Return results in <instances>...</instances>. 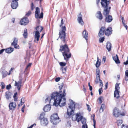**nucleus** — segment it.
<instances>
[{
  "label": "nucleus",
  "mask_w": 128,
  "mask_h": 128,
  "mask_svg": "<svg viewBox=\"0 0 128 128\" xmlns=\"http://www.w3.org/2000/svg\"><path fill=\"white\" fill-rule=\"evenodd\" d=\"M106 28L105 27H102L100 29V30L98 33L99 37L102 36L104 35V32H105Z\"/></svg>",
  "instance_id": "13"
},
{
  "label": "nucleus",
  "mask_w": 128,
  "mask_h": 128,
  "mask_svg": "<svg viewBox=\"0 0 128 128\" xmlns=\"http://www.w3.org/2000/svg\"><path fill=\"white\" fill-rule=\"evenodd\" d=\"M121 128H128V126L127 125L122 124V125Z\"/></svg>",
  "instance_id": "48"
},
{
  "label": "nucleus",
  "mask_w": 128,
  "mask_h": 128,
  "mask_svg": "<svg viewBox=\"0 0 128 128\" xmlns=\"http://www.w3.org/2000/svg\"><path fill=\"white\" fill-rule=\"evenodd\" d=\"M82 16L80 14L78 15L77 20L79 24L83 26L84 24V22L82 20Z\"/></svg>",
  "instance_id": "16"
},
{
  "label": "nucleus",
  "mask_w": 128,
  "mask_h": 128,
  "mask_svg": "<svg viewBox=\"0 0 128 128\" xmlns=\"http://www.w3.org/2000/svg\"><path fill=\"white\" fill-rule=\"evenodd\" d=\"M112 30L111 27H108L106 30H105V34L108 36H109L112 33Z\"/></svg>",
  "instance_id": "18"
},
{
  "label": "nucleus",
  "mask_w": 128,
  "mask_h": 128,
  "mask_svg": "<svg viewBox=\"0 0 128 128\" xmlns=\"http://www.w3.org/2000/svg\"><path fill=\"white\" fill-rule=\"evenodd\" d=\"M41 124L43 126H46L48 124V121L47 118L41 119L40 120Z\"/></svg>",
  "instance_id": "17"
},
{
  "label": "nucleus",
  "mask_w": 128,
  "mask_h": 128,
  "mask_svg": "<svg viewBox=\"0 0 128 128\" xmlns=\"http://www.w3.org/2000/svg\"><path fill=\"white\" fill-rule=\"evenodd\" d=\"M0 72L2 75V78H4L6 77L8 74V73L5 70V68L4 67L2 68H1Z\"/></svg>",
  "instance_id": "15"
},
{
  "label": "nucleus",
  "mask_w": 128,
  "mask_h": 128,
  "mask_svg": "<svg viewBox=\"0 0 128 128\" xmlns=\"http://www.w3.org/2000/svg\"><path fill=\"white\" fill-rule=\"evenodd\" d=\"M31 12L30 11H28L27 13L26 14V15L27 16H28L31 14Z\"/></svg>",
  "instance_id": "51"
},
{
  "label": "nucleus",
  "mask_w": 128,
  "mask_h": 128,
  "mask_svg": "<svg viewBox=\"0 0 128 128\" xmlns=\"http://www.w3.org/2000/svg\"><path fill=\"white\" fill-rule=\"evenodd\" d=\"M70 103L69 104L68 108L67 109V114L68 116L72 115V119L73 120L77 121L78 118L81 116L80 113H78L76 115L74 114V110L75 109V104L73 101L72 100H70Z\"/></svg>",
  "instance_id": "2"
},
{
  "label": "nucleus",
  "mask_w": 128,
  "mask_h": 128,
  "mask_svg": "<svg viewBox=\"0 0 128 128\" xmlns=\"http://www.w3.org/2000/svg\"><path fill=\"white\" fill-rule=\"evenodd\" d=\"M31 64L29 63L26 66V68L25 69V71H27L28 69V68H30L31 66Z\"/></svg>",
  "instance_id": "43"
},
{
  "label": "nucleus",
  "mask_w": 128,
  "mask_h": 128,
  "mask_svg": "<svg viewBox=\"0 0 128 128\" xmlns=\"http://www.w3.org/2000/svg\"><path fill=\"white\" fill-rule=\"evenodd\" d=\"M96 15L97 18L100 20H102L103 18V17L102 15L101 12L100 11L97 12Z\"/></svg>",
  "instance_id": "22"
},
{
  "label": "nucleus",
  "mask_w": 128,
  "mask_h": 128,
  "mask_svg": "<svg viewBox=\"0 0 128 128\" xmlns=\"http://www.w3.org/2000/svg\"><path fill=\"white\" fill-rule=\"evenodd\" d=\"M11 93L9 91H8L5 93V96L6 99L8 100L11 98Z\"/></svg>",
  "instance_id": "27"
},
{
  "label": "nucleus",
  "mask_w": 128,
  "mask_h": 128,
  "mask_svg": "<svg viewBox=\"0 0 128 128\" xmlns=\"http://www.w3.org/2000/svg\"><path fill=\"white\" fill-rule=\"evenodd\" d=\"M61 69L63 71V72L64 71H65L66 69V67L64 68L63 67H62L61 68Z\"/></svg>",
  "instance_id": "56"
},
{
  "label": "nucleus",
  "mask_w": 128,
  "mask_h": 128,
  "mask_svg": "<svg viewBox=\"0 0 128 128\" xmlns=\"http://www.w3.org/2000/svg\"><path fill=\"white\" fill-rule=\"evenodd\" d=\"M44 112L40 114V120L41 119H42L44 118Z\"/></svg>",
  "instance_id": "42"
},
{
  "label": "nucleus",
  "mask_w": 128,
  "mask_h": 128,
  "mask_svg": "<svg viewBox=\"0 0 128 128\" xmlns=\"http://www.w3.org/2000/svg\"><path fill=\"white\" fill-rule=\"evenodd\" d=\"M59 51L62 52L64 59L66 61H68L69 58L71 56V54L70 51V50L68 46L66 44L62 45L60 47Z\"/></svg>",
  "instance_id": "3"
},
{
  "label": "nucleus",
  "mask_w": 128,
  "mask_h": 128,
  "mask_svg": "<svg viewBox=\"0 0 128 128\" xmlns=\"http://www.w3.org/2000/svg\"><path fill=\"white\" fill-rule=\"evenodd\" d=\"M64 24V22L63 21V20L62 18L61 21V23L60 24V26L61 27L63 24Z\"/></svg>",
  "instance_id": "57"
},
{
  "label": "nucleus",
  "mask_w": 128,
  "mask_h": 128,
  "mask_svg": "<svg viewBox=\"0 0 128 128\" xmlns=\"http://www.w3.org/2000/svg\"><path fill=\"white\" fill-rule=\"evenodd\" d=\"M126 28V29L127 30L128 28V27L124 23L122 24Z\"/></svg>",
  "instance_id": "58"
},
{
  "label": "nucleus",
  "mask_w": 128,
  "mask_h": 128,
  "mask_svg": "<svg viewBox=\"0 0 128 128\" xmlns=\"http://www.w3.org/2000/svg\"><path fill=\"white\" fill-rule=\"evenodd\" d=\"M50 108L51 107L50 105L48 104L44 107L43 110L45 112H48L50 111Z\"/></svg>",
  "instance_id": "26"
},
{
  "label": "nucleus",
  "mask_w": 128,
  "mask_h": 128,
  "mask_svg": "<svg viewBox=\"0 0 128 128\" xmlns=\"http://www.w3.org/2000/svg\"><path fill=\"white\" fill-rule=\"evenodd\" d=\"M16 106V103L15 102H12L9 104V107L10 110H14L15 109Z\"/></svg>",
  "instance_id": "14"
},
{
  "label": "nucleus",
  "mask_w": 128,
  "mask_h": 128,
  "mask_svg": "<svg viewBox=\"0 0 128 128\" xmlns=\"http://www.w3.org/2000/svg\"><path fill=\"white\" fill-rule=\"evenodd\" d=\"M5 50V49H2L0 51V54H2L3 52Z\"/></svg>",
  "instance_id": "59"
},
{
  "label": "nucleus",
  "mask_w": 128,
  "mask_h": 128,
  "mask_svg": "<svg viewBox=\"0 0 128 128\" xmlns=\"http://www.w3.org/2000/svg\"><path fill=\"white\" fill-rule=\"evenodd\" d=\"M86 106L87 107V109L89 112L91 110V108L90 107L89 105L88 104H87Z\"/></svg>",
  "instance_id": "52"
},
{
  "label": "nucleus",
  "mask_w": 128,
  "mask_h": 128,
  "mask_svg": "<svg viewBox=\"0 0 128 128\" xmlns=\"http://www.w3.org/2000/svg\"><path fill=\"white\" fill-rule=\"evenodd\" d=\"M82 128H88V126L86 124H83L82 126Z\"/></svg>",
  "instance_id": "53"
},
{
  "label": "nucleus",
  "mask_w": 128,
  "mask_h": 128,
  "mask_svg": "<svg viewBox=\"0 0 128 128\" xmlns=\"http://www.w3.org/2000/svg\"><path fill=\"white\" fill-rule=\"evenodd\" d=\"M22 84V81L21 80H20L19 81L16 82H15L14 86L16 87L17 88L18 90H19L22 86L21 84Z\"/></svg>",
  "instance_id": "11"
},
{
  "label": "nucleus",
  "mask_w": 128,
  "mask_h": 128,
  "mask_svg": "<svg viewBox=\"0 0 128 128\" xmlns=\"http://www.w3.org/2000/svg\"><path fill=\"white\" fill-rule=\"evenodd\" d=\"M51 98H52L51 97V95L50 96H48L47 97L45 100V102L46 103H49L50 104L53 105V104H52V103L50 102V100Z\"/></svg>",
  "instance_id": "32"
},
{
  "label": "nucleus",
  "mask_w": 128,
  "mask_h": 128,
  "mask_svg": "<svg viewBox=\"0 0 128 128\" xmlns=\"http://www.w3.org/2000/svg\"><path fill=\"white\" fill-rule=\"evenodd\" d=\"M29 22L28 18L26 17L23 18L20 20V24L21 25H26Z\"/></svg>",
  "instance_id": "8"
},
{
  "label": "nucleus",
  "mask_w": 128,
  "mask_h": 128,
  "mask_svg": "<svg viewBox=\"0 0 128 128\" xmlns=\"http://www.w3.org/2000/svg\"><path fill=\"white\" fill-rule=\"evenodd\" d=\"M124 64L125 65H126L128 64V61L127 60L126 62H124Z\"/></svg>",
  "instance_id": "63"
},
{
  "label": "nucleus",
  "mask_w": 128,
  "mask_h": 128,
  "mask_svg": "<svg viewBox=\"0 0 128 128\" xmlns=\"http://www.w3.org/2000/svg\"><path fill=\"white\" fill-rule=\"evenodd\" d=\"M95 115L94 114H93L91 116V118L92 120H93L94 122V125L93 126L94 127V128H96V122L94 119Z\"/></svg>",
  "instance_id": "35"
},
{
  "label": "nucleus",
  "mask_w": 128,
  "mask_h": 128,
  "mask_svg": "<svg viewBox=\"0 0 128 128\" xmlns=\"http://www.w3.org/2000/svg\"><path fill=\"white\" fill-rule=\"evenodd\" d=\"M112 58L116 64H119L120 63V60H119L117 54H116L115 56H113Z\"/></svg>",
  "instance_id": "24"
},
{
  "label": "nucleus",
  "mask_w": 128,
  "mask_h": 128,
  "mask_svg": "<svg viewBox=\"0 0 128 128\" xmlns=\"http://www.w3.org/2000/svg\"><path fill=\"white\" fill-rule=\"evenodd\" d=\"M125 80H128V70H126L125 72Z\"/></svg>",
  "instance_id": "41"
},
{
  "label": "nucleus",
  "mask_w": 128,
  "mask_h": 128,
  "mask_svg": "<svg viewBox=\"0 0 128 128\" xmlns=\"http://www.w3.org/2000/svg\"><path fill=\"white\" fill-rule=\"evenodd\" d=\"M112 20V16L110 15H108L105 18V21L108 22H111Z\"/></svg>",
  "instance_id": "23"
},
{
  "label": "nucleus",
  "mask_w": 128,
  "mask_h": 128,
  "mask_svg": "<svg viewBox=\"0 0 128 128\" xmlns=\"http://www.w3.org/2000/svg\"><path fill=\"white\" fill-rule=\"evenodd\" d=\"M18 39L16 38H14L13 42L12 44V45L14 46V47L16 49H19L20 47L17 44Z\"/></svg>",
  "instance_id": "10"
},
{
  "label": "nucleus",
  "mask_w": 128,
  "mask_h": 128,
  "mask_svg": "<svg viewBox=\"0 0 128 128\" xmlns=\"http://www.w3.org/2000/svg\"><path fill=\"white\" fill-rule=\"evenodd\" d=\"M1 86L2 89H4L5 88V85L3 82H2L1 83Z\"/></svg>",
  "instance_id": "47"
},
{
  "label": "nucleus",
  "mask_w": 128,
  "mask_h": 128,
  "mask_svg": "<svg viewBox=\"0 0 128 128\" xmlns=\"http://www.w3.org/2000/svg\"><path fill=\"white\" fill-rule=\"evenodd\" d=\"M123 122V121L122 119L117 120L116 122L117 125L118 126L120 125Z\"/></svg>",
  "instance_id": "34"
},
{
  "label": "nucleus",
  "mask_w": 128,
  "mask_h": 128,
  "mask_svg": "<svg viewBox=\"0 0 128 128\" xmlns=\"http://www.w3.org/2000/svg\"><path fill=\"white\" fill-rule=\"evenodd\" d=\"M24 33L23 34V35L24 38H27L28 35L27 30L25 29L24 30Z\"/></svg>",
  "instance_id": "37"
},
{
  "label": "nucleus",
  "mask_w": 128,
  "mask_h": 128,
  "mask_svg": "<svg viewBox=\"0 0 128 128\" xmlns=\"http://www.w3.org/2000/svg\"><path fill=\"white\" fill-rule=\"evenodd\" d=\"M14 50V48H10L5 49L6 52L8 53H10Z\"/></svg>",
  "instance_id": "29"
},
{
  "label": "nucleus",
  "mask_w": 128,
  "mask_h": 128,
  "mask_svg": "<svg viewBox=\"0 0 128 128\" xmlns=\"http://www.w3.org/2000/svg\"><path fill=\"white\" fill-rule=\"evenodd\" d=\"M64 97V96L63 97L61 100H60L61 101L59 105L60 107L64 106L66 104V99Z\"/></svg>",
  "instance_id": "21"
},
{
  "label": "nucleus",
  "mask_w": 128,
  "mask_h": 128,
  "mask_svg": "<svg viewBox=\"0 0 128 128\" xmlns=\"http://www.w3.org/2000/svg\"><path fill=\"white\" fill-rule=\"evenodd\" d=\"M62 30L59 32V38L64 42H65L66 40V35L65 32L66 30L65 26H63L62 28Z\"/></svg>",
  "instance_id": "5"
},
{
  "label": "nucleus",
  "mask_w": 128,
  "mask_h": 128,
  "mask_svg": "<svg viewBox=\"0 0 128 128\" xmlns=\"http://www.w3.org/2000/svg\"><path fill=\"white\" fill-rule=\"evenodd\" d=\"M119 91H115L114 93V97L116 98H120L119 93Z\"/></svg>",
  "instance_id": "33"
},
{
  "label": "nucleus",
  "mask_w": 128,
  "mask_h": 128,
  "mask_svg": "<svg viewBox=\"0 0 128 128\" xmlns=\"http://www.w3.org/2000/svg\"><path fill=\"white\" fill-rule=\"evenodd\" d=\"M108 86V82L106 83L105 84V88H104L105 90H106Z\"/></svg>",
  "instance_id": "54"
},
{
  "label": "nucleus",
  "mask_w": 128,
  "mask_h": 128,
  "mask_svg": "<svg viewBox=\"0 0 128 128\" xmlns=\"http://www.w3.org/2000/svg\"><path fill=\"white\" fill-rule=\"evenodd\" d=\"M50 122L54 125H56L60 121L57 114H53L50 117Z\"/></svg>",
  "instance_id": "6"
},
{
  "label": "nucleus",
  "mask_w": 128,
  "mask_h": 128,
  "mask_svg": "<svg viewBox=\"0 0 128 128\" xmlns=\"http://www.w3.org/2000/svg\"><path fill=\"white\" fill-rule=\"evenodd\" d=\"M24 103H22V100H21L20 103L18 105V106H22Z\"/></svg>",
  "instance_id": "55"
},
{
  "label": "nucleus",
  "mask_w": 128,
  "mask_h": 128,
  "mask_svg": "<svg viewBox=\"0 0 128 128\" xmlns=\"http://www.w3.org/2000/svg\"><path fill=\"white\" fill-rule=\"evenodd\" d=\"M100 70L99 69H97L96 70V77H100Z\"/></svg>",
  "instance_id": "36"
},
{
  "label": "nucleus",
  "mask_w": 128,
  "mask_h": 128,
  "mask_svg": "<svg viewBox=\"0 0 128 128\" xmlns=\"http://www.w3.org/2000/svg\"><path fill=\"white\" fill-rule=\"evenodd\" d=\"M43 28L41 26H38L36 27V30L35 32H41L43 29Z\"/></svg>",
  "instance_id": "31"
},
{
  "label": "nucleus",
  "mask_w": 128,
  "mask_h": 128,
  "mask_svg": "<svg viewBox=\"0 0 128 128\" xmlns=\"http://www.w3.org/2000/svg\"><path fill=\"white\" fill-rule=\"evenodd\" d=\"M99 81H100V85L101 86H102L103 83L102 81L100 80V77H99V76L97 77V76L95 80V82L97 84L98 82Z\"/></svg>",
  "instance_id": "30"
},
{
  "label": "nucleus",
  "mask_w": 128,
  "mask_h": 128,
  "mask_svg": "<svg viewBox=\"0 0 128 128\" xmlns=\"http://www.w3.org/2000/svg\"><path fill=\"white\" fill-rule=\"evenodd\" d=\"M83 116L81 115L80 117H79L77 120V122H79L81 120L82 124L83 125L86 124V119L83 118Z\"/></svg>",
  "instance_id": "19"
},
{
  "label": "nucleus",
  "mask_w": 128,
  "mask_h": 128,
  "mask_svg": "<svg viewBox=\"0 0 128 128\" xmlns=\"http://www.w3.org/2000/svg\"><path fill=\"white\" fill-rule=\"evenodd\" d=\"M11 86L10 84H9L8 85H7L6 87V89L7 90H9L10 88H11Z\"/></svg>",
  "instance_id": "49"
},
{
  "label": "nucleus",
  "mask_w": 128,
  "mask_h": 128,
  "mask_svg": "<svg viewBox=\"0 0 128 128\" xmlns=\"http://www.w3.org/2000/svg\"><path fill=\"white\" fill-rule=\"evenodd\" d=\"M97 60L96 64V68H98L100 66V62H99L98 58V57H97Z\"/></svg>",
  "instance_id": "38"
},
{
  "label": "nucleus",
  "mask_w": 128,
  "mask_h": 128,
  "mask_svg": "<svg viewBox=\"0 0 128 128\" xmlns=\"http://www.w3.org/2000/svg\"><path fill=\"white\" fill-rule=\"evenodd\" d=\"M65 91V90H64L63 95L57 92H54L51 94L52 98L50 99V102L53 104V106H58L60 103V100L66 95Z\"/></svg>",
  "instance_id": "1"
},
{
  "label": "nucleus",
  "mask_w": 128,
  "mask_h": 128,
  "mask_svg": "<svg viewBox=\"0 0 128 128\" xmlns=\"http://www.w3.org/2000/svg\"><path fill=\"white\" fill-rule=\"evenodd\" d=\"M119 84L116 83L115 85V91H118L120 88L119 86Z\"/></svg>",
  "instance_id": "40"
},
{
  "label": "nucleus",
  "mask_w": 128,
  "mask_h": 128,
  "mask_svg": "<svg viewBox=\"0 0 128 128\" xmlns=\"http://www.w3.org/2000/svg\"><path fill=\"white\" fill-rule=\"evenodd\" d=\"M113 113L114 116L116 117L119 116L120 114V110L116 108L114 109Z\"/></svg>",
  "instance_id": "9"
},
{
  "label": "nucleus",
  "mask_w": 128,
  "mask_h": 128,
  "mask_svg": "<svg viewBox=\"0 0 128 128\" xmlns=\"http://www.w3.org/2000/svg\"><path fill=\"white\" fill-rule=\"evenodd\" d=\"M40 10L39 8L36 7V9L35 12V17L36 18H40L43 17V13L42 12L39 15Z\"/></svg>",
  "instance_id": "7"
},
{
  "label": "nucleus",
  "mask_w": 128,
  "mask_h": 128,
  "mask_svg": "<svg viewBox=\"0 0 128 128\" xmlns=\"http://www.w3.org/2000/svg\"><path fill=\"white\" fill-rule=\"evenodd\" d=\"M103 97L102 96H100L98 99V102L100 104L102 102V100H103Z\"/></svg>",
  "instance_id": "39"
},
{
  "label": "nucleus",
  "mask_w": 128,
  "mask_h": 128,
  "mask_svg": "<svg viewBox=\"0 0 128 128\" xmlns=\"http://www.w3.org/2000/svg\"><path fill=\"white\" fill-rule=\"evenodd\" d=\"M59 64L62 67L65 66L66 64L65 62H60Z\"/></svg>",
  "instance_id": "45"
},
{
  "label": "nucleus",
  "mask_w": 128,
  "mask_h": 128,
  "mask_svg": "<svg viewBox=\"0 0 128 128\" xmlns=\"http://www.w3.org/2000/svg\"><path fill=\"white\" fill-rule=\"evenodd\" d=\"M60 80V78H56L55 79V80L56 82H58Z\"/></svg>",
  "instance_id": "60"
},
{
  "label": "nucleus",
  "mask_w": 128,
  "mask_h": 128,
  "mask_svg": "<svg viewBox=\"0 0 128 128\" xmlns=\"http://www.w3.org/2000/svg\"><path fill=\"white\" fill-rule=\"evenodd\" d=\"M104 40V37L102 38H100L99 39V41L101 43L103 42Z\"/></svg>",
  "instance_id": "46"
},
{
  "label": "nucleus",
  "mask_w": 128,
  "mask_h": 128,
  "mask_svg": "<svg viewBox=\"0 0 128 128\" xmlns=\"http://www.w3.org/2000/svg\"><path fill=\"white\" fill-rule=\"evenodd\" d=\"M35 34L34 36V42H37L39 40L40 36V34L39 32H35Z\"/></svg>",
  "instance_id": "12"
},
{
  "label": "nucleus",
  "mask_w": 128,
  "mask_h": 128,
  "mask_svg": "<svg viewBox=\"0 0 128 128\" xmlns=\"http://www.w3.org/2000/svg\"><path fill=\"white\" fill-rule=\"evenodd\" d=\"M21 100H22V103H24L25 101V98H22Z\"/></svg>",
  "instance_id": "61"
},
{
  "label": "nucleus",
  "mask_w": 128,
  "mask_h": 128,
  "mask_svg": "<svg viewBox=\"0 0 128 128\" xmlns=\"http://www.w3.org/2000/svg\"><path fill=\"white\" fill-rule=\"evenodd\" d=\"M66 126L70 128L71 126L70 122V121L68 122L66 124Z\"/></svg>",
  "instance_id": "44"
},
{
  "label": "nucleus",
  "mask_w": 128,
  "mask_h": 128,
  "mask_svg": "<svg viewBox=\"0 0 128 128\" xmlns=\"http://www.w3.org/2000/svg\"><path fill=\"white\" fill-rule=\"evenodd\" d=\"M122 24L125 23V20L124 18L123 17H122Z\"/></svg>",
  "instance_id": "62"
},
{
  "label": "nucleus",
  "mask_w": 128,
  "mask_h": 128,
  "mask_svg": "<svg viewBox=\"0 0 128 128\" xmlns=\"http://www.w3.org/2000/svg\"><path fill=\"white\" fill-rule=\"evenodd\" d=\"M112 44L109 42H108L106 43V48L108 52L110 51L111 49Z\"/></svg>",
  "instance_id": "28"
},
{
  "label": "nucleus",
  "mask_w": 128,
  "mask_h": 128,
  "mask_svg": "<svg viewBox=\"0 0 128 128\" xmlns=\"http://www.w3.org/2000/svg\"><path fill=\"white\" fill-rule=\"evenodd\" d=\"M99 94L100 95L102 93V88H99L98 90Z\"/></svg>",
  "instance_id": "50"
},
{
  "label": "nucleus",
  "mask_w": 128,
  "mask_h": 128,
  "mask_svg": "<svg viewBox=\"0 0 128 128\" xmlns=\"http://www.w3.org/2000/svg\"><path fill=\"white\" fill-rule=\"evenodd\" d=\"M82 34L86 40H87L88 38V35L87 31L86 30H84L82 32Z\"/></svg>",
  "instance_id": "25"
},
{
  "label": "nucleus",
  "mask_w": 128,
  "mask_h": 128,
  "mask_svg": "<svg viewBox=\"0 0 128 128\" xmlns=\"http://www.w3.org/2000/svg\"><path fill=\"white\" fill-rule=\"evenodd\" d=\"M101 4L102 6L105 8L104 9L103 14L104 16H106L109 14L110 7H108V5L110 3V0H101Z\"/></svg>",
  "instance_id": "4"
},
{
  "label": "nucleus",
  "mask_w": 128,
  "mask_h": 128,
  "mask_svg": "<svg viewBox=\"0 0 128 128\" xmlns=\"http://www.w3.org/2000/svg\"><path fill=\"white\" fill-rule=\"evenodd\" d=\"M14 99V100L15 101H17L18 100L17 99L18 98L17 97H13Z\"/></svg>",
  "instance_id": "64"
},
{
  "label": "nucleus",
  "mask_w": 128,
  "mask_h": 128,
  "mask_svg": "<svg viewBox=\"0 0 128 128\" xmlns=\"http://www.w3.org/2000/svg\"><path fill=\"white\" fill-rule=\"evenodd\" d=\"M18 6V3L17 2L12 1L11 4L12 8L14 9H16Z\"/></svg>",
  "instance_id": "20"
}]
</instances>
